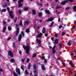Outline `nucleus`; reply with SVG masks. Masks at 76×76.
<instances>
[{
  "mask_svg": "<svg viewBox=\"0 0 76 76\" xmlns=\"http://www.w3.org/2000/svg\"><path fill=\"white\" fill-rule=\"evenodd\" d=\"M61 7H59V6H57L56 7V9H61Z\"/></svg>",
  "mask_w": 76,
  "mask_h": 76,
  "instance_id": "nucleus-39",
  "label": "nucleus"
},
{
  "mask_svg": "<svg viewBox=\"0 0 76 76\" xmlns=\"http://www.w3.org/2000/svg\"><path fill=\"white\" fill-rule=\"evenodd\" d=\"M26 33H29L30 32L29 28L26 29Z\"/></svg>",
  "mask_w": 76,
  "mask_h": 76,
  "instance_id": "nucleus-16",
  "label": "nucleus"
},
{
  "mask_svg": "<svg viewBox=\"0 0 76 76\" xmlns=\"http://www.w3.org/2000/svg\"><path fill=\"white\" fill-rule=\"evenodd\" d=\"M41 40H39L38 39H36V42L37 43H38L39 45H41Z\"/></svg>",
  "mask_w": 76,
  "mask_h": 76,
  "instance_id": "nucleus-9",
  "label": "nucleus"
},
{
  "mask_svg": "<svg viewBox=\"0 0 76 76\" xmlns=\"http://www.w3.org/2000/svg\"><path fill=\"white\" fill-rule=\"evenodd\" d=\"M39 28H40V27L39 26H37V30H38L39 29Z\"/></svg>",
  "mask_w": 76,
  "mask_h": 76,
  "instance_id": "nucleus-52",
  "label": "nucleus"
},
{
  "mask_svg": "<svg viewBox=\"0 0 76 76\" xmlns=\"http://www.w3.org/2000/svg\"><path fill=\"white\" fill-rule=\"evenodd\" d=\"M19 24L20 26H23V24H22V21H20Z\"/></svg>",
  "mask_w": 76,
  "mask_h": 76,
  "instance_id": "nucleus-25",
  "label": "nucleus"
},
{
  "mask_svg": "<svg viewBox=\"0 0 76 76\" xmlns=\"http://www.w3.org/2000/svg\"><path fill=\"white\" fill-rule=\"evenodd\" d=\"M55 37H56L57 38V37H58V34H55L54 35Z\"/></svg>",
  "mask_w": 76,
  "mask_h": 76,
  "instance_id": "nucleus-45",
  "label": "nucleus"
},
{
  "mask_svg": "<svg viewBox=\"0 0 76 76\" xmlns=\"http://www.w3.org/2000/svg\"><path fill=\"white\" fill-rule=\"evenodd\" d=\"M47 63V59H44V63L46 64Z\"/></svg>",
  "mask_w": 76,
  "mask_h": 76,
  "instance_id": "nucleus-35",
  "label": "nucleus"
},
{
  "mask_svg": "<svg viewBox=\"0 0 76 76\" xmlns=\"http://www.w3.org/2000/svg\"><path fill=\"white\" fill-rule=\"evenodd\" d=\"M7 10H8V11L9 12H10V8H9V7H7Z\"/></svg>",
  "mask_w": 76,
  "mask_h": 76,
  "instance_id": "nucleus-44",
  "label": "nucleus"
},
{
  "mask_svg": "<svg viewBox=\"0 0 76 76\" xmlns=\"http://www.w3.org/2000/svg\"><path fill=\"white\" fill-rule=\"evenodd\" d=\"M33 67L34 70H36L37 68V64H34L33 65Z\"/></svg>",
  "mask_w": 76,
  "mask_h": 76,
  "instance_id": "nucleus-10",
  "label": "nucleus"
},
{
  "mask_svg": "<svg viewBox=\"0 0 76 76\" xmlns=\"http://www.w3.org/2000/svg\"><path fill=\"white\" fill-rule=\"evenodd\" d=\"M52 52L53 54H55L56 53V51L55 50L52 49Z\"/></svg>",
  "mask_w": 76,
  "mask_h": 76,
  "instance_id": "nucleus-29",
  "label": "nucleus"
},
{
  "mask_svg": "<svg viewBox=\"0 0 76 76\" xmlns=\"http://www.w3.org/2000/svg\"><path fill=\"white\" fill-rule=\"evenodd\" d=\"M28 7H26L25 8H24V10H28Z\"/></svg>",
  "mask_w": 76,
  "mask_h": 76,
  "instance_id": "nucleus-47",
  "label": "nucleus"
},
{
  "mask_svg": "<svg viewBox=\"0 0 76 76\" xmlns=\"http://www.w3.org/2000/svg\"><path fill=\"white\" fill-rule=\"evenodd\" d=\"M56 46L54 45L53 48H52V50H55V48H56Z\"/></svg>",
  "mask_w": 76,
  "mask_h": 76,
  "instance_id": "nucleus-50",
  "label": "nucleus"
},
{
  "mask_svg": "<svg viewBox=\"0 0 76 76\" xmlns=\"http://www.w3.org/2000/svg\"><path fill=\"white\" fill-rule=\"evenodd\" d=\"M51 39L53 41H54V37H52L51 38Z\"/></svg>",
  "mask_w": 76,
  "mask_h": 76,
  "instance_id": "nucleus-55",
  "label": "nucleus"
},
{
  "mask_svg": "<svg viewBox=\"0 0 76 76\" xmlns=\"http://www.w3.org/2000/svg\"><path fill=\"white\" fill-rule=\"evenodd\" d=\"M21 68L23 70H25V67H24V66L23 65H22L21 66Z\"/></svg>",
  "mask_w": 76,
  "mask_h": 76,
  "instance_id": "nucleus-20",
  "label": "nucleus"
},
{
  "mask_svg": "<svg viewBox=\"0 0 76 76\" xmlns=\"http://www.w3.org/2000/svg\"><path fill=\"white\" fill-rule=\"evenodd\" d=\"M4 25H5L6 23V22L5 21H4L3 22Z\"/></svg>",
  "mask_w": 76,
  "mask_h": 76,
  "instance_id": "nucleus-57",
  "label": "nucleus"
},
{
  "mask_svg": "<svg viewBox=\"0 0 76 76\" xmlns=\"http://www.w3.org/2000/svg\"><path fill=\"white\" fill-rule=\"evenodd\" d=\"M72 9L74 11H76V6H75L73 7V8H72Z\"/></svg>",
  "mask_w": 76,
  "mask_h": 76,
  "instance_id": "nucleus-18",
  "label": "nucleus"
},
{
  "mask_svg": "<svg viewBox=\"0 0 76 76\" xmlns=\"http://www.w3.org/2000/svg\"><path fill=\"white\" fill-rule=\"evenodd\" d=\"M16 20H17V17H15L14 20V21L15 23L16 22Z\"/></svg>",
  "mask_w": 76,
  "mask_h": 76,
  "instance_id": "nucleus-37",
  "label": "nucleus"
},
{
  "mask_svg": "<svg viewBox=\"0 0 76 76\" xmlns=\"http://www.w3.org/2000/svg\"><path fill=\"white\" fill-rule=\"evenodd\" d=\"M19 4L18 5V6L19 7H21L22 6V4H21V3H18Z\"/></svg>",
  "mask_w": 76,
  "mask_h": 76,
  "instance_id": "nucleus-24",
  "label": "nucleus"
},
{
  "mask_svg": "<svg viewBox=\"0 0 76 76\" xmlns=\"http://www.w3.org/2000/svg\"><path fill=\"white\" fill-rule=\"evenodd\" d=\"M2 11L4 12H6V9H3L2 10Z\"/></svg>",
  "mask_w": 76,
  "mask_h": 76,
  "instance_id": "nucleus-49",
  "label": "nucleus"
},
{
  "mask_svg": "<svg viewBox=\"0 0 76 76\" xmlns=\"http://www.w3.org/2000/svg\"><path fill=\"white\" fill-rule=\"evenodd\" d=\"M55 43H56V44H58V39H56L55 40Z\"/></svg>",
  "mask_w": 76,
  "mask_h": 76,
  "instance_id": "nucleus-26",
  "label": "nucleus"
},
{
  "mask_svg": "<svg viewBox=\"0 0 76 76\" xmlns=\"http://www.w3.org/2000/svg\"><path fill=\"white\" fill-rule=\"evenodd\" d=\"M41 68L42 70L44 71L45 69V66L44 65H41Z\"/></svg>",
  "mask_w": 76,
  "mask_h": 76,
  "instance_id": "nucleus-12",
  "label": "nucleus"
},
{
  "mask_svg": "<svg viewBox=\"0 0 76 76\" xmlns=\"http://www.w3.org/2000/svg\"><path fill=\"white\" fill-rule=\"evenodd\" d=\"M54 20V18L53 17H51L50 18H49L48 19V21L49 22L50 21H53Z\"/></svg>",
  "mask_w": 76,
  "mask_h": 76,
  "instance_id": "nucleus-11",
  "label": "nucleus"
},
{
  "mask_svg": "<svg viewBox=\"0 0 76 76\" xmlns=\"http://www.w3.org/2000/svg\"><path fill=\"white\" fill-rule=\"evenodd\" d=\"M13 13V12L12 11H10L9 13L10 16L12 19H13L14 18V17H13V16L12 15Z\"/></svg>",
  "mask_w": 76,
  "mask_h": 76,
  "instance_id": "nucleus-5",
  "label": "nucleus"
},
{
  "mask_svg": "<svg viewBox=\"0 0 76 76\" xmlns=\"http://www.w3.org/2000/svg\"><path fill=\"white\" fill-rule=\"evenodd\" d=\"M75 28H76V26H74L73 27H72V29H75Z\"/></svg>",
  "mask_w": 76,
  "mask_h": 76,
  "instance_id": "nucleus-64",
  "label": "nucleus"
},
{
  "mask_svg": "<svg viewBox=\"0 0 76 76\" xmlns=\"http://www.w3.org/2000/svg\"><path fill=\"white\" fill-rule=\"evenodd\" d=\"M13 74L14 75V76H18V74L15 72H14Z\"/></svg>",
  "mask_w": 76,
  "mask_h": 76,
  "instance_id": "nucleus-27",
  "label": "nucleus"
},
{
  "mask_svg": "<svg viewBox=\"0 0 76 76\" xmlns=\"http://www.w3.org/2000/svg\"><path fill=\"white\" fill-rule=\"evenodd\" d=\"M46 31V30H45V28H43L42 31L43 34H44V33Z\"/></svg>",
  "mask_w": 76,
  "mask_h": 76,
  "instance_id": "nucleus-13",
  "label": "nucleus"
},
{
  "mask_svg": "<svg viewBox=\"0 0 76 76\" xmlns=\"http://www.w3.org/2000/svg\"><path fill=\"white\" fill-rule=\"evenodd\" d=\"M10 39H11V37H10L8 39L7 41H9V40Z\"/></svg>",
  "mask_w": 76,
  "mask_h": 76,
  "instance_id": "nucleus-62",
  "label": "nucleus"
},
{
  "mask_svg": "<svg viewBox=\"0 0 76 76\" xmlns=\"http://www.w3.org/2000/svg\"><path fill=\"white\" fill-rule=\"evenodd\" d=\"M8 54L10 56V57H13V54L12 52V51L11 50H9L8 52Z\"/></svg>",
  "mask_w": 76,
  "mask_h": 76,
  "instance_id": "nucleus-4",
  "label": "nucleus"
},
{
  "mask_svg": "<svg viewBox=\"0 0 76 76\" xmlns=\"http://www.w3.org/2000/svg\"><path fill=\"white\" fill-rule=\"evenodd\" d=\"M13 48H15V47H16L15 46V43H13Z\"/></svg>",
  "mask_w": 76,
  "mask_h": 76,
  "instance_id": "nucleus-41",
  "label": "nucleus"
},
{
  "mask_svg": "<svg viewBox=\"0 0 76 76\" xmlns=\"http://www.w3.org/2000/svg\"><path fill=\"white\" fill-rule=\"evenodd\" d=\"M23 47L24 50H26V53L28 54L29 51V46L27 45L26 46L25 45H23Z\"/></svg>",
  "mask_w": 76,
  "mask_h": 76,
  "instance_id": "nucleus-2",
  "label": "nucleus"
},
{
  "mask_svg": "<svg viewBox=\"0 0 76 76\" xmlns=\"http://www.w3.org/2000/svg\"><path fill=\"white\" fill-rule=\"evenodd\" d=\"M53 25H54V22H53L51 23L50 26V27H52L53 26Z\"/></svg>",
  "mask_w": 76,
  "mask_h": 76,
  "instance_id": "nucleus-33",
  "label": "nucleus"
},
{
  "mask_svg": "<svg viewBox=\"0 0 76 76\" xmlns=\"http://www.w3.org/2000/svg\"><path fill=\"white\" fill-rule=\"evenodd\" d=\"M15 59H11L10 60V61L11 62V63H15Z\"/></svg>",
  "mask_w": 76,
  "mask_h": 76,
  "instance_id": "nucleus-19",
  "label": "nucleus"
},
{
  "mask_svg": "<svg viewBox=\"0 0 76 76\" xmlns=\"http://www.w3.org/2000/svg\"><path fill=\"white\" fill-rule=\"evenodd\" d=\"M59 48H62V45L61 44L59 45Z\"/></svg>",
  "mask_w": 76,
  "mask_h": 76,
  "instance_id": "nucleus-34",
  "label": "nucleus"
},
{
  "mask_svg": "<svg viewBox=\"0 0 76 76\" xmlns=\"http://www.w3.org/2000/svg\"><path fill=\"white\" fill-rule=\"evenodd\" d=\"M21 10H19V13L20 14V15H21Z\"/></svg>",
  "mask_w": 76,
  "mask_h": 76,
  "instance_id": "nucleus-54",
  "label": "nucleus"
},
{
  "mask_svg": "<svg viewBox=\"0 0 76 76\" xmlns=\"http://www.w3.org/2000/svg\"><path fill=\"white\" fill-rule=\"evenodd\" d=\"M16 72L18 75H20V70L19 68H17L16 69Z\"/></svg>",
  "mask_w": 76,
  "mask_h": 76,
  "instance_id": "nucleus-7",
  "label": "nucleus"
},
{
  "mask_svg": "<svg viewBox=\"0 0 76 76\" xmlns=\"http://www.w3.org/2000/svg\"><path fill=\"white\" fill-rule=\"evenodd\" d=\"M42 15V13L41 12H39V14L38 15V16H41Z\"/></svg>",
  "mask_w": 76,
  "mask_h": 76,
  "instance_id": "nucleus-21",
  "label": "nucleus"
},
{
  "mask_svg": "<svg viewBox=\"0 0 76 76\" xmlns=\"http://www.w3.org/2000/svg\"><path fill=\"white\" fill-rule=\"evenodd\" d=\"M0 72H3V69H0Z\"/></svg>",
  "mask_w": 76,
  "mask_h": 76,
  "instance_id": "nucleus-63",
  "label": "nucleus"
},
{
  "mask_svg": "<svg viewBox=\"0 0 76 76\" xmlns=\"http://www.w3.org/2000/svg\"><path fill=\"white\" fill-rule=\"evenodd\" d=\"M25 73L26 75H28V71L27 70L25 71Z\"/></svg>",
  "mask_w": 76,
  "mask_h": 76,
  "instance_id": "nucleus-42",
  "label": "nucleus"
},
{
  "mask_svg": "<svg viewBox=\"0 0 76 76\" xmlns=\"http://www.w3.org/2000/svg\"><path fill=\"white\" fill-rule=\"evenodd\" d=\"M42 36V34L40 33L37 36V37H38L39 38H40Z\"/></svg>",
  "mask_w": 76,
  "mask_h": 76,
  "instance_id": "nucleus-15",
  "label": "nucleus"
},
{
  "mask_svg": "<svg viewBox=\"0 0 76 76\" xmlns=\"http://www.w3.org/2000/svg\"><path fill=\"white\" fill-rule=\"evenodd\" d=\"M67 2H69V1L68 0L64 1L63 2L61 3V4H62V5H65V4H66V3H67Z\"/></svg>",
  "mask_w": 76,
  "mask_h": 76,
  "instance_id": "nucleus-6",
  "label": "nucleus"
},
{
  "mask_svg": "<svg viewBox=\"0 0 76 76\" xmlns=\"http://www.w3.org/2000/svg\"><path fill=\"white\" fill-rule=\"evenodd\" d=\"M37 57V54L36 53H34L32 57L34 58V57Z\"/></svg>",
  "mask_w": 76,
  "mask_h": 76,
  "instance_id": "nucleus-22",
  "label": "nucleus"
},
{
  "mask_svg": "<svg viewBox=\"0 0 76 76\" xmlns=\"http://www.w3.org/2000/svg\"><path fill=\"white\" fill-rule=\"evenodd\" d=\"M22 35L23 36H25V34H24L23 31H21V34H20L19 35V37H18V40L19 41H20V40H21V39H22Z\"/></svg>",
  "mask_w": 76,
  "mask_h": 76,
  "instance_id": "nucleus-3",
  "label": "nucleus"
},
{
  "mask_svg": "<svg viewBox=\"0 0 76 76\" xmlns=\"http://www.w3.org/2000/svg\"><path fill=\"white\" fill-rule=\"evenodd\" d=\"M69 72L70 73H71V74H73V73H72V71H70V70H69Z\"/></svg>",
  "mask_w": 76,
  "mask_h": 76,
  "instance_id": "nucleus-60",
  "label": "nucleus"
},
{
  "mask_svg": "<svg viewBox=\"0 0 76 76\" xmlns=\"http://www.w3.org/2000/svg\"><path fill=\"white\" fill-rule=\"evenodd\" d=\"M68 45H71V43H70V41H69L68 42Z\"/></svg>",
  "mask_w": 76,
  "mask_h": 76,
  "instance_id": "nucleus-40",
  "label": "nucleus"
},
{
  "mask_svg": "<svg viewBox=\"0 0 76 76\" xmlns=\"http://www.w3.org/2000/svg\"><path fill=\"white\" fill-rule=\"evenodd\" d=\"M69 7H67L66 8V10H69Z\"/></svg>",
  "mask_w": 76,
  "mask_h": 76,
  "instance_id": "nucleus-58",
  "label": "nucleus"
},
{
  "mask_svg": "<svg viewBox=\"0 0 76 76\" xmlns=\"http://www.w3.org/2000/svg\"><path fill=\"white\" fill-rule=\"evenodd\" d=\"M41 58L42 59V60H45V56H42L41 57Z\"/></svg>",
  "mask_w": 76,
  "mask_h": 76,
  "instance_id": "nucleus-36",
  "label": "nucleus"
},
{
  "mask_svg": "<svg viewBox=\"0 0 76 76\" xmlns=\"http://www.w3.org/2000/svg\"><path fill=\"white\" fill-rule=\"evenodd\" d=\"M19 53L20 55H22V52L21 51H19Z\"/></svg>",
  "mask_w": 76,
  "mask_h": 76,
  "instance_id": "nucleus-56",
  "label": "nucleus"
},
{
  "mask_svg": "<svg viewBox=\"0 0 76 76\" xmlns=\"http://www.w3.org/2000/svg\"><path fill=\"white\" fill-rule=\"evenodd\" d=\"M31 64H28V69H31Z\"/></svg>",
  "mask_w": 76,
  "mask_h": 76,
  "instance_id": "nucleus-23",
  "label": "nucleus"
},
{
  "mask_svg": "<svg viewBox=\"0 0 76 76\" xmlns=\"http://www.w3.org/2000/svg\"><path fill=\"white\" fill-rule=\"evenodd\" d=\"M68 1H70V2H73V0H68Z\"/></svg>",
  "mask_w": 76,
  "mask_h": 76,
  "instance_id": "nucleus-59",
  "label": "nucleus"
},
{
  "mask_svg": "<svg viewBox=\"0 0 76 76\" xmlns=\"http://www.w3.org/2000/svg\"><path fill=\"white\" fill-rule=\"evenodd\" d=\"M15 28L17 29L15 33V36L16 37L18 36V35L19 33V25L18 24H15Z\"/></svg>",
  "mask_w": 76,
  "mask_h": 76,
  "instance_id": "nucleus-1",
  "label": "nucleus"
},
{
  "mask_svg": "<svg viewBox=\"0 0 76 76\" xmlns=\"http://www.w3.org/2000/svg\"><path fill=\"white\" fill-rule=\"evenodd\" d=\"M8 29L9 31H11V29H12V28L10 26H9L8 27Z\"/></svg>",
  "mask_w": 76,
  "mask_h": 76,
  "instance_id": "nucleus-38",
  "label": "nucleus"
},
{
  "mask_svg": "<svg viewBox=\"0 0 76 76\" xmlns=\"http://www.w3.org/2000/svg\"><path fill=\"white\" fill-rule=\"evenodd\" d=\"M34 76H38V72L36 70H34Z\"/></svg>",
  "mask_w": 76,
  "mask_h": 76,
  "instance_id": "nucleus-8",
  "label": "nucleus"
},
{
  "mask_svg": "<svg viewBox=\"0 0 76 76\" xmlns=\"http://www.w3.org/2000/svg\"><path fill=\"white\" fill-rule=\"evenodd\" d=\"M32 13L33 15H36V11L35 10H32Z\"/></svg>",
  "mask_w": 76,
  "mask_h": 76,
  "instance_id": "nucleus-17",
  "label": "nucleus"
},
{
  "mask_svg": "<svg viewBox=\"0 0 76 76\" xmlns=\"http://www.w3.org/2000/svg\"><path fill=\"white\" fill-rule=\"evenodd\" d=\"M65 34H65V32H63L62 33V35L63 36V35H65Z\"/></svg>",
  "mask_w": 76,
  "mask_h": 76,
  "instance_id": "nucleus-51",
  "label": "nucleus"
},
{
  "mask_svg": "<svg viewBox=\"0 0 76 76\" xmlns=\"http://www.w3.org/2000/svg\"><path fill=\"white\" fill-rule=\"evenodd\" d=\"M25 23L26 25H29V21H25Z\"/></svg>",
  "mask_w": 76,
  "mask_h": 76,
  "instance_id": "nucleus-30",
  "label": "nucleus"
},
{
  "mask_svg": "<svg viewBox=\"0 0 76 76\" xmlns=\"http://www.w3.org/2000/svg\"><path fill=\"white\" fill-rule=\"evenodd\" d=\"M61 62L62 64L63 65V66H66V65H65V64H64V62H63L62 61Z\"/></svg>",
  "mask_w": 76,
  "mask_h": 76,
  "instance_id": "nucleus-53",
  "label": "nucleus"
},
{
  "mask_svg": "<svg viewBox=\"0 0 76 76\" xmlns=\"http://www.w3.org/2000/svg\"><path fill=\"white\" fill-rule=\"evenodd\" d=\"M26 61L27 63H29V58H27Z\"/></svg>",
  "mask_w": 76,
  "mask_h": 76,
  "instance_id": "nucleus-43",
  "label": "nucleus"
},
{
  "mask_svg": "<svg viewBox=\"0 0 76 76\" xmlns=\"http://www.w3.org/2000/svg\"><path fill=\"white\" fill-rule=\"evenodd\" d=\"M23 0H19L18 1V3H20L21 2H23Z\"/></svg>",
  "mask_w": 76,
  "mask_h": 76,
  "instance_id": "nucleus-28",
  "label": "nucleus"
},
{
  "mask_svg": "<svg viewBox=\"0 0 76 76\" xmlns=\"http://www.w3.org/2000/svg\"><path fill=\"white\" fill-rule=\"evenodd\" d=\"M21 61L23 62V63H24V61H25V59H23V58H22L21 59Z\"/></svg>",
  "mask_w": 76,
  "mask_h": 76,
  "instance_id": "nucleus-46",
  "label": "nucleus"
},
{
  "mask_svg": "<svg viewBox=\"0 0 76 76\" xmlns=\"http://www.w3.org/2000/svg\"><path fill=\"white\" fill-rule=\"evenodd\" d=\"M7 4L3 5V7H7Z\"/></svg>",
  "mask_w": 76,
  "mask_h": 76,
  "instance_id": "nucleus-32",
  "label": "nucleus"
},
{
  "mask_svg": "<svg viewBox=\"0 0 76 76\" xmlns=\"http://www.w3.org/2000/svg\"><path fill=\"white\" fill-rule=\"evenodd\" d=\"M62 27H63V26H62V25H61L60 26H59V29H61V28H62Z\"/></svg>",
  "mask_w": 76,
  "mask_h": 76,
  "instance_id": "nucleus-48",
  "label": "nucleus"
},
{
  "mask_svg": "<svg viewBox=\"0 0 76 76\" xmlns=\"http://www.w3.org/2000/svg\"><path fill=\"white\" fill-rule=\"evenodd\" d=\"M48 14L50 15V12L49 11V10H48Z\"/></svg>",
  "mask_w": 76,
  "mask_h": 76,
  "instance_id": "nucleus-61",
  "label": "nucleus"
},
{
  "mask_svg": "<svg viewBox=\"0 0 76 76\" xmlns=\"http://www.w3.org/2000/svg\"><path fill=\"white\" fill-rule=\"evenodd\" d=\"M69 64H70V65L71 66H72V67H74V66L73 65V63H72V61H71L69 62Z\"/></svg>",
  "mask_w": 76,
  "mask_h": 76,
  "instance_id": "nucleus-14",
  "label": "nucleus"
},
{
  "mask_svg": "<svg viewBox=\"0 0 76 76\" xmlns=\"http://www.w3.org/2000/svg\"><path fill=\"white\" fill-rule=\"evenodd\" d=\"M6 27H5L4 28H3V31L4 32L5 31V30H6Z\"/></svg>",
  "mask_w": 76,
  "mask_h": 76,
  "instance_id": "nucleus-31",
  "label": "nucleus"
}]
</instances>
